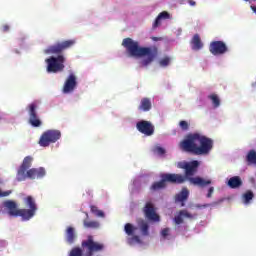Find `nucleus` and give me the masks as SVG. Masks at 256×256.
I'll return each mask as SVG.
<instances>
[{
    "label": "nucleus",
    "instance_id": "4",
    "mask_svg": "<svg viewBox=\"0 0 256 256\" xmlns=\"http://www.w3.org/2000/svg\"><path fill=\"white\" fill-rule=\"evenodd\" d=\"M122 45L131 57H146L141 61L142 67H147L153 63V59H155V52H153V48L140 47L139 42L134 41L131 38H125L122 41Z\"/></svg>",
    "mask_w": 256,
    "mask_h": 256
},
{
    "label": "nucleus",
    "instance_id": "2",
    "mask_svg": "<svg viewBox=\"0 0 256 256\" xmlns=\"http://www.w3.org/2000/svg\"><path fill=\"white\" fill-rule=\"evenodd\" d=\"M178 169H184V175L182 174H172L176 176V179H180L177 181V185H181L185 183V181H189L191 185H196L197 187H207V185H211V180H205L199 176L193 177L197 174L199 169V161L194 160L191 162H178Z\"/></svg>",
    "mask_w": 256,
    "mask_h": 256
},
{
    "label": "nucleus",
    "instance_id": "35",
    "mask_svg": "<svg viewBox=\"0 0 256 256\" xmlns=\"http://www.w3.org/2000/svg\"><path fill=\"white\" fill-rule=\"evenodd\" d=\"M174 222L176 225L183 224V215H181V211H179L178 215L174 217Z\"/></svg>",
    "mask_w": 256,
    "mask_h": 256
},
{
    "label": "nucleus",
    "instance_id": "15",
    "mask_svg": "<svg viewBox=\"0 0 256 256\" xmlns=\"http://www.w3.org/2000/svg\"><path fill=\"white\" fill-rule=\"evenodd\" d=\"M47 175V172L45 171V168H32L29 169L25 174V180L26 179H43Z\"/></svg>",
    "mask_w": 256,
    "mask_h": 256
},
{
    "label": "nucleus",
    "instance_id": "37",
    "mask_svg": "<svg viewBox=\"0 0 256 256\" xmlns=\"http://www.w3.org/2000/svg\"><path fill=\"white\" fill-rule=\"evenodd\" d=\"M215 192V188L214 187H210L209 189H208V193H207V195H206V197L208 198V199H211L212 197H213V193Z\"/></svg>",
    "mask_w": 256,
    "mask_h": 256
},
{
    "label": "nucleus",
    "instance_id": "26",
    "mask_svg": "<svg viewBox=\"0 0 256 256\" xmlns=\"http://www.w3.org/2000/svg\"><path fill=\"white\" fill-rule=\"evenodd\" d=\"M253 197H255V194L253 193V191L247 190V191L242 195L243 203H244L245 205H249V203H251V201L253 200Z\"/></svg>",
    "mask_w": 256,
    "mask_h": 256
},
{
    "label": "nucleus",
    "instance_id": "21",
    "mask_svg": "<svg viewBox=\"0 0 256 256\" xmlns=\"http://www.w3.org/2000/svg\"><path fill=\"white\" fill-rule=\"evenodd\" d=\"M241 185H243V181L239 176H233L228 180V187H230V189H239Z\"/></svg>",
    "mask_w": 256,
    "mask_h": 256
},
{
    "label": "nucleus",
    "instance_id": "40",
    "mask_svg": "<svg viewBox=\"0 0 256 256\" xmlns=\"http://www.w3.org/2000/svg\"><path fill=\"white\" fill-rule=\"evenodd\" d=\"M11 193V191H1L0 190V197H9V194Z\"/></svg>",
    "mask_w": 256,
    "mask_h": 256
},
{
    "label": "nucleus",
    "instance_id": "39",
    "mask_svg": "<svg viewBox=\"0 0 256 256\" xmlns=\"http://www.w3.org/2000/svg\"><path fill=\"white\" fill-rule=\"evenodd\" d=\"M161 235H162V237H167L169 235V228H164L161 231Z\"/></svg>",
    "mask_w": 256,
    "mask_h": 256
},
{
    "label": "nucleus",
    "instance_id": "22",
    "mask_svg": "<svg viewBox=\"0 0 256 256\" xmlns=\"http://www.w3.org/2000/svg\"><path fill=\"white\" fill-rule=\"evenodd\" d=\"M138 109L144 112L151 111V100L149 98H142Z\"/></svg>",
    "mask_w": 256,
    "mask_h": 256
},
{
    "label": "nucleus",
    "instance_id": "14",
    "mask_svg": "<svg viewBox=\"0 0 256 256\" xmlns=\"http://www.w3.org/2000/svg\"><path fill=\"white\" fill-rule=\"evenodd\" d=\"M143 213L148 221H160L159 214L155 211V206L152 202H147L143 208Z\"/></svg>",
    "mask_w": 256,
    "mask_h": 256
},
{
    "label": "nucleus",
    "instance_id": "20",
    "mask_svg": "<svg viewBox=\"0 0 256 256\" xmlns=\"http://www.w3.org/2000/svg\"><path fill=\"white\" fill-rule=\"evenodd\" d=\"M75 239H77V234L75 233V228L69 226L66 229V241L69 245H73V243H75Z\"/></svg>",
    "mask_w": 256,
    "mask_h": 256
},
{
    "label": "nucleus",
    "instance_id": "18",
    "mask_svg": "<svg viewBox=\"0 0 256 256\" xmlns=\"http://www.w3.org/2000/svg\"><path fill=\"white\" fill-rule=\"evenodd\" d=\"M190 45L193 51H201V49H203V42L201 41V36H199V34H195L190 41Z\"/></svg>",
    "mask_w": 256,
    "mask_h": 256
},
{
    "label": "nucleus",
    "instance_id": "5",
    "mask_svg": "<svg viewBox=\"0 0 256 256\" xmlns=\"http://www.w3.org/2000/svg\"><path fill=\"white\" fill-rule=\"evenodd\" d=\"M76 43L77 41L75 39L57 42L56 44L48 46L47 49L44 50V53H46V55H61L63 51L71 49Z\"/></svg>",
    "mask_w": 256,
    "mask_h": 256
},
{
    "label": "nucleus",
    "instance_id": "3",
    "mask_svg": "<svg viewBox=\"0 0 256 256\" xmlns=\"http://www.w3.org/2000/svg\"><path fill=\"white\" fill-rule=\"evenodd\" d=\"M24 203L29 209L17 208V202L13 200L4 201L3 207L8 209V215H10V217H21L22 221H30V219L35 217V213H37V203H35V199L32 198V196H27L24 199Z\"/></svg>",
    "mask_w": 256,
    "mask_h": 256
},
{
    "label": "nucleus",
    "instance_id": "43",
    "mask_svg": "<svg viewBox=\"0 0 256 256\" xmlns=\"http://www.w3.org/2000/svg\"><path fill=\"white\" fill-rule=\"evenodd\" d=\"M251 9L256 14V6H251Z\"/></svg>",
    "mask_w": 256,
    "mask_h": 256
},
{
    "label": "nucleus",
    "instance_id": "9",
    "mask_svg": "<svg viewBox=\"0 0 256 256\" xmlns=\"http://www.w3.org/2000/svg\"><path fill=\"white\" fill-rule=\"evenodd\" d=\"M59 139H61V131L47 130L41 135L39 145L40 147H49L50 143H57Z\"/></svg>",
    "mask_w": 256,
    "mask_h": 256
},
{
    "label": "nucleus",
    "instance_id": "33",
    "mask_svg": "<svg viewBox=\"0 0 256 256\" xmlns=\"http://www.w3.org/2000/svg\"><path fill=\"white\" fill-rule=\"evenodd\" d=\"M179 126L182 129V131H189V122L182 120L179 122Z\"/></svg>",
    "mask_w": 256,
    "mask_h": 256
},
{
    "label": "nucleus",
    "instance_id": "25",
    "mask_svg": "<svg viewBox=\"0 0 256 256\" xmlns=\"http://www.w3.org/2000/svg\"><path fill=\"white\" fill-rule=\"evenodd\" d=\"M247 165H256V151L250 150L246 155Z\"/></svg>",
    "mask_w": 256,
    "mask_h": 256
},
{
    "label": "nucleus",
    "instance_id": "24",
    "mask_svg": "<svg viewBox=\"0 0 256 256\" xmlns=\"http://www.w3.org/2000/svg\"><path fill=\"white\" fill-rule=\"evenodd\" d=\"M138 225L142 235L147 237L149 235V224L145 220H140Z\"/></svg>",
    "mask_w": 256,
    "mask_h": 256
},
{
    "label": "nucleus",
    "instance_id": "17",
    "mask_svg": "<svg viewBox=\"0 0 256 256\" xmlns=\"http://www.w3.org/2000/svg\"><path fill=\"white\" fill-rule=\"evenodd\" d=\"M189 199V189L182 188V190L175 195V203H181V207H185V201Z\"/></svg>",
    "mask_w": 256,
    "mask_h": 256
},
{
    "label": "nucleus",
    "instance_id": "6",
    "mask_svg": "<svg viewBox=\"0 0 256 256\" xmlns=\"http://www.w3.org/2000/svg\"><path fill=\"white\" fill-rule=\"evenodd\" d=\"M47 63V73H61L65 69V56H51L45 60Z\"/></svg>",
    "mask_w": 256,
    "mask_h": 256
},
{
    "label": "nucleus",
    "instance_id": "13",
    "mask_svg": "<svg viewBox=\"0 0 256 256\" xmlns=\"http://www.w3.org/2000/svg\"><path fill=\"white\" fill-rule=\"evenodd\" d=\"M28 115H29L28 122L32 127H41L42 122H41V119H39V115H37L36 103H31L28 105Z\"/></svg>",
    "mask_w": 256,
    "mask_h": 256
},
{
    "label": "nucleus",
    "instance_id": "1",
    "mask_svg": "<svg viewBox=\"0 0 256 256\" xmlns=\"http://www.w3.org/2000/svg\"><path fill=\"white\" fill-rule=\"evenodd\" d=\"M180 149L192 155H209L213 149V139L199 133L188 134L180 142Z\"/></svg>",
    "mask_w": 256,
    "mask_h": 256
},
{
    "label": "nucleus",
    "instance_id": "10",
    "mask_svg": "<svg viewBox=\"0 0 256 256\" xmlns=\"http://www.w3.org/2000/svg\"><path fill=\"white\" fill-rule=\"evenodd\" d=\"M32 163L33 157L31 156H26L23 159V162L17 171V181H25V175H27V172L31 169Z\"/></svg>",
    "mask_w": 256,
    "mask_h": 256
},
{
    "label": "nucleus",
    "instance_id": "30",
    "mask_svg": "<svg viewBox=\"0 0 256 256\" xmlns=\"http://www.w3.org/2000/svg\"><path fill=\"white\" fill-rule=\"evenodd\" d=\"M128 245H135V243H141V238L138 235L131 236L127 239Z\"/></svg>",
    "mask_w": 256,
    "mask_h": 256
},
{
    "label": "nucleus",
    "instance_id": "44",
    "mask_svg": "<svg viewBox=\"0 0 256 256\" xmlns=\"http://www.w3.org/2000/svg\"><path fill=\"white\" fill-rule=\"evenodd\" d=\"M87 219H89V214H86Z\"/></svg>",
    "mask_w": 256,
    "mask_h": 256
},
{
    "label": "nucleus",
    "instance_id": "23",
    "mask_svg": "<svg viewBox=\"0 0 256 256\" xmlns=\"http://www.w3.org/2000/svg\"><path fill=\"white\" fill-rule=\"evenodd\" d=\"M85 229H99L100 225L98 221L85 219L83 221Z\"/></svg>",
    "mask_w": 256,
    "mask_h": 256
},
{
    "label": "nucleus",
    "instance_id": "32",
    "mask_svg": "<svg viewBox=\"0 0 256 256\" xmlns=\"http://www.w3.org/2000/svg\"><path fill=\"white\" fill-rule=\"evenodd\" d=\"M180 215H182V217H186L187 219H195L197 217V214L193 215L187 210H180Z\"/></svg>",
    "mask_w": 256,
    "mask_h": 256
},
{
    "label": "nucleus",
    "instance_id": "27",
    "mask_svg": "<svg viewBox=\"0 0 256 256\" xmlns=\"http://www.w3.org/2000/svg\"><path fill=\"white\" fill-rule=\"evenodd\" d=\"M208 99L212 101V105L215 109L221 105V100L219 99V96L217 94H211L208 96Z\"/></svg>",
    "mask_w": 256,
    "mask_h": 256
},
{
    "label": "nucleus",
    "instance_id": "41",
    "mask_svg": "<svg viewBox=\"0 0 256 256\" xmlns=\"http://www.w3.org/2000/svg\"><path fill=\"white\" fill-rule=\"evenodd\" d=\"M2 31H3V33H7V31H9V25H7V24L3 25Z\"/></svg>",
    "mask_w": 256,
    "mask_h": 256
},
{
    "label": "nucleus",
    "instance_id": "42",
    "mask_svg": "<svg viewBox=\"0 0 256 256\" xmlns=\"http://www.w3.org/2000/svg\"><path fill=\"white\" fill-rule=\"evenodd\" d=\"M189 5H191V7H195V5H197V3L193 0H188Z\"/></svg>",
    "mask_w": 256,
    "mask_h": 256
},
{
    "label": "nucleus",
    "instance_id": "11",
    "mask_svg": "<svg viewBox=\"0 0 256 256\" xmlns=\"http://www.w3.org/2000/svg\"><path fill=\"white\" fill-rule=\"evenodd\" d=\"M136 129L139 133H142V135H146V137H151V135L155 133V126L147 120L137 122Z\"/></svg>",
    "mask_w": 256,
    "mask_h": 256
},
{
    "label": "nucleus",
    "instance_id": "16",
    "mask_svg": "<svg viewBox=\"0 0 256 256\" xmlns=\"http://www.w3.org/2000/svg\"><path fill=\"white\" fill-rule=\"evenodd\" d=\"M75 87H77V76L71 73L64 83L63 93H73V91H75Z\"/></svg>",
    "mask_w": 256,
    "mask_h": 256
},
{
    "label": "nucleus",
    "instance_id": "31",
    "mask_svg": "<svg viewBox=\"0 0 256 256\" xmlns=\"http://www.w3.org/2000/svg\"><path fill=\"white\" fill-rule=\"evenodd\" d=\"M69 256H83V250L79 247H74L71 251Z\"/></svg>",
    "mask_w": 256,
    "mask_h": 256
},
{
    "label": "nucleus",
    "instance_id": "29",
    "mask_svg": "<svg viewBox=\"0 0 256 256\" xmlns=\"http://www.w3.org/2000/svg\"><path fill=\"white\" fill-rule=\"evenodd\" d=\"M136 229L137 228L135 226H133V224H131V223H127L124 226V231L129 236L133 235L135 233Z\"/></svg>",
    "mask_w": 256,
    "mask_h": 256
},
{
    "label": "nucleus",
    "instance_id": "19",
    "mask_svg": "<svg viewBox=\"0 0 256 256\" xmlns=\"http://www.w3.org/2000/svg\"><path fill=\"white\" fill-rule=\"evenodd\" d=\"M171 15L167 11L161 12L155 19V21L152 24V29H157V27H161V21L170 19Z\"/></svg>",
    "mask_w": 256,
    "mask_h": 256
},
{
    "label": "nucleus",
    "instance_id": "8",
    "mask_svg": "<svg viewBox=\"0 0 256 256\" xmlns=\"http://www.w3.org/2000/svg\"><path fill=\"white\" fill-rule=\"evenodd\" d=\"M82 249L85 251V256H93L94 253H99L105 249V245L93 241V237L89 236L87 240L82 241Z\"/></svg>",
    "mask_w": 256,
    "mask_h": 256
},
{
    "label": "nucleus",
    "instance_id": "7",
    "mask_svg": "<svg viewBox=\"0 0 256 256\" xmlns=\"http://www.w3.org/2000/svg\"><path fill=\"white\" fill-rule=\"evenodd\" d=\"M160 179V181L154 182L151 185L150 191H161V189H165L167 187V183L177 185V181H180V179L173 175V173H163L160 175Z\"/></svg>",
    "mask_w": 256,
    "mask_h": 256
},
{
    "label": "nucleus",
    "instance_id": "34",
    "mask_svg": "<svg viewBox=\"0 0 256 256\" xmlns=\"http://www.w3.org/2000/svg\"><path fill=\"white\" fill-rule=\"evenodd\" d=\"M153 153H156L157 155H165V150L163 147L155 146L153 148Z\"/></svg>",
    "mask_w": 256,
    "mask_h": 256
},
{
    "label": "nucleus",
    "instance_id": "28",
    "mask_svg": "<svg viewBox=\"0 0 256 256\" xmlns=\"http://www.w3.org/2000/svg\"><path fill=\"white\" fill-rule=\"evenodd\" d=\"M90 211L91 213L96 215V217H102V218L105 217V212L102 210H99V208L95 205L90 206Z\"/></svg>",
    "mask_w": 256,
    "mask_h": 256
},
{
    "label": "nucleus",
    "instance_id": "36",
    "mask_svg": "<svg viewBox=\"0 0 256 256\" xmlns=\"http://www.w3.org/2000/svg\"><path fill=\"white\" fill-rule=\"evenodd\" d=\"M171 63V59L169 57H165L162 60H160L161 67H167Z\"/></svg>",
    "mask_w": 256,
    "mask_h": 256
},
{
    "label": "nucleus",
    "instance_id": "38",
    "mask_svg": "<svg viewBox=\"0 0 256 256\" xmlns=\"http://www.w3.org/2000/svg\"><path fill=\"white\" fill-rule=\"evenodd\" d=\"M211 205H217V202L212 204H204V205H197L198 209H206V207H211Z\"/></svg>",
    "mask_w": 256,
    "mask_h": 256
},
{
    "label": "nucleus",
    "instance_id": "12",
    "mask_svg": "<svg viewBox=\"0 0 256 256\" xmlns=\"http://www.w3.org/2000/svg\"><path fill=\"white\" fill-rule=\"evenodd\" d=\"M209 51L212 55H225L229 51V47L223 41H212L209 45Z\"/></svg>",
    "mask_w": 256,
    "mask_h": 256
},
{
    "label": "nucleus",
    "instance_id": "45",
    "mask_svg": "<svg viewBox=\"0 0 256 256\" xmlns=\"http://www.w3.org/2000/svg\"><path fill=\"white\" fill-rule=\"evenodd\" d=\"M245 1H249V0H245Z\"/></svg>",
    "mask_w": 256,
    "mask_h": 256
}]
</instances>
